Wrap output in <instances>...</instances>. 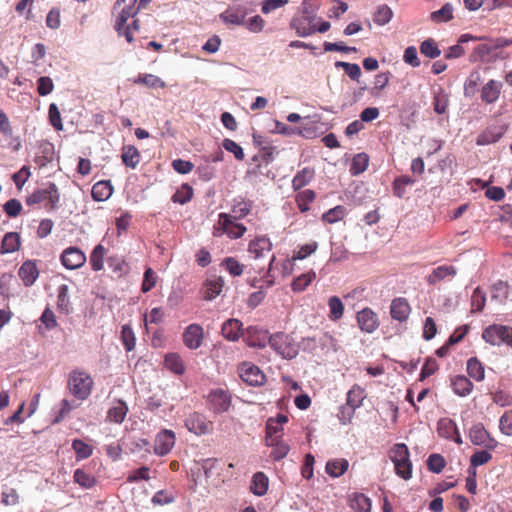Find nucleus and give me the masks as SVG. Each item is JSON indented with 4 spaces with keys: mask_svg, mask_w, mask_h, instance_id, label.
I'll list each match as a JSON object with an SVG mask.
<instances>
[{
    "mask_svg": "<svg viewBox=\"0 0 512 512\" xmlns=\"http://www.w3.org/2000/svg\"><path fill=\"white\" fill-rule=\"evenodd\" d=\"M136 3L137 0H117L112 11L115 17V30L129 43L134 40L133 31L140 30L139 20L135 18L139 11Z\"/></svg>",
    "mask_w": 512,
    "mask_h": 512,
    "instance_id": "obj_1",
    "label": "nucleus"
},
{
    "mask_svg": "<svg viewBox=\"0 0 512 512\" xmlns=\"http://www.w3.org/2000/svg\"><path fill=\"white\" fill-rule=\"evenodd\" d=\"M59 200V190L55 183L50 182L45 188L37 189L27 196L25 202L29 206L43 204L47 211H52L57 208Z\"/></svg>",
    "mask_w": 512,
    "mask_h": 512,
    "instance_id": "obj_2",
    "label": "nucleus"
},
{
    "mask_svg": "<svg viewBox=\"0 0 512 512\" xmlns=\"http://www.w3.org/2000/svg\"><path fill=\"white\" fill-rule=\"evenodd\" d=\"M93 380L90 375L81 370L71 371L68 379L70 392L79 400H85L91 394Z\"/></svg>",
    "mask_w": 512,
    "mask_h": 512,
    "instance_id": "obj_3",
    "label": "nucleus"
},
{
    "mask_svg": "<svg viewBox=\"0 0 512 512\" xmlns=\"http://www.w3.org/2000/svg\"><path fill=\"white\" fill-rule=\"evenodd\" d=\"M287 422L288 417L282 413L267 420L265 437L267 446L281 448L280 444L284 435V425Z\"/></svg>",
    "mask_w": 512,
    "mask_h": 512,
    "instance_id": "obj_4",
    "label": "nucleus"
},
{
    "mask_svg": "<svg viewBox=\"0 0 512 512\" xmlns=\"http://www.w3.org/2000/svg\"><path fill=\"white\" fill-rule=\"evenodd\" d=\"M482 337L491 345L507 344L512 347V327L493 324L483 331Z\"/></svg>",
    "mask_w": 512,
    "mask_h": 512,
    "instance_id": "obj_5",
    "label": "nucleus"
},
{
    "mask_svg": "<svg viewBox=\"0 0 512 512\" xmlns=\"http://www.w3.org/2000/svg\"><path fill=\"white\" fill-rule=\"evenodd\" d=\"M85 253L76 246L64 249L60 255L62 265L69 270L81 268L86 263Z\"/></svg>",
    "mask_w": 512,
    "mask_h": 512,
    "instance_id": "obj_6",
    "label": "nucleus"
},
{
    "mask_svg": "<svg viewBox=\"0 0 512 512\" xmlns=\"http://www.w3.org/2000/svg\"><path fill=\"white\" fill-rule=\"evenodd\" d=\"M390 455L394 463L395 472L401 478L407 480L412 477V463L409 459V450H392Z\"/></svg>",
    "mask_w": 512,
    "mask_h": 512,
    "instance_id": "obj_7",
    "label": "nucleus"
},
{
    "mask_svg": "<svg viewBox=\"0 0 512 512\" xmlns=\"http://www.w3.org/2000/svg\"><path fill=\"white\" fill-rule=\"evenodd\" d=\"M241 379L251 386H261L266 381L265 374L251 362H244L239 367Z\"/></svg>",
    "mask_w": 512,
    "mask_h": 512,
    "instance_id": "obj_8",
    "label": "nucleus"
},
{
    "mask_svg": "<svg viewBox=\"0 0 512 512\" xmlns=\"http://www.w3.org/2000/svg\"><path fill=\"white\" fill-rule=\"evenodd\" d=\"M185 426L190 432L196 435L208 434L213 430V423L198 412H194L186 418Z\"/></svg>",
    "mask_w": 512,
    "mask_h": 512,
    "instance_id": "obj_9",
    "label": "nucleus"
},
{
    "mask_svg": "<svg viewBox=\"0 0 512 512\" xmlns=\"http://www.w3.org/2000/svg\"><path fill=\"white\" fill-rule=\"evenodd\" d=\"M218 225L217 230H221L222 233L227 234L232 239L240 238L246 232V227L243 224L235 223L233 216L226 213L219 214Z\"/></svg>",
    "mask_w": 512,
    "mask_h": 512,
    "instance_id": "obj_10",
    "label": "nucleus"
},
{
    "mask_svg": "<svg viewBox=\"0 0 512 512\" xmlns=\"http://www.w3.org/2000/svg\"><path fill=\"white\" fill-rule=\"evenodd\" d=\"M502 89L503 83L501 81L490 79L480 89L481 101L486 105L496 103L500 98Z\"/></svg>",
    "mask_w": 512,
    "mask_h": 512,
    "instance_id": "obj_11",
    "label": "nucleus"
},
{
    "mask_svg": "<svg viewBox=\"0 0 512 512\" xmlns=\"http://www.w3.org/2000/svg\"><path fill=\"white\" fill-rule=\"evenodd\" d=\"M359 328L366 333H373L379 327L377 314L369 307L359 311L356 315Z\"/></svg>",
    "mask_w": 512,
    "mask_h": 512,
    "instance_id": "obj_12",
    "label": "nucleus"
},
{
    "mask_svg": "<svg viewBox=\"0 0 512 512\" xmlns=\"http://www.w3.org/2000/svg\"><path fill=\"white\" fill-rule=\"evenodd\" d=\"M203 338V328L196 323L187 326L183 332V343L187 348L191 350L198 349L202 345Z\"/></svg>",
    "mask_w": 512,
    "mask_h": 512,
    "instance_id": "obj_13",
    "label": "nucleus"
},
{
    "mask_svg": "<svg viewBox=\"0 0 512 512\" xmlns=\"http://www.w3.org/2000/svg\"><path fill=\"white\" fill-rule=\"evenodd\" d=\"M208 401L215 413L227 411L231 404L230 395L222 389L212 390L208 395Z\"/></svg>",
    "mask_w": 512,
    "mask_h": 512,
    "instance_id": "obj_14",
    "label": "nucleus"
},
{
    "mask_svg": "<svg viewBox=\"0 0 512 512\" xmlns=\"http://www.w3.org/2000/svg\"><path fill=\"white\" fill-rule=\"evenodd\" d=\"M411 313V306L406 298H394L390 305V315L392 319L398 322H405L408 320Z\"/></svg>",
    "mask_w": 512,
    "mask_h": 512,
    "instance_id": "obj_15",
    "label": "nucleus"
},
{
    "mask_svg": "<svg viewBox=\"0 0 512 512\" xmlns=\"http://www.w3.org/2000/svg\"><path fill=\"white\" fill-rule=\"evenodd\" d=\"M224 279L221 276L213 275L206 279L202 287V294L205 300H213L220 295L224 287Z\"/></svg>",
    "mask_w": 512,
    "mask_h": 512,
    "instance_id": "obj_16",
    "label": "nucleus"
},
{
    "mask_svg": "<svg viewBox=\"0 0 512 512\" xmlns=\"http://www.w3.org/2000/svg\"><path fill=\"white\" fill-rule=\"evenodd\" d=\"M247 10L243 6L230 7L220 14L221 20L226 25L240 26L244 25Z\"/></svg>",
    "mask_w": 512,
    "mask_h": 512,
    "instance_id": "obj_17",
    "label": "nucleus"
},
{
    "mask_svg": "<svg viewBox=\"0 0 512 512\" xmlns=\"http://www.w3.org/2000/svg\"><path fill=\"white\" fill-rule=\"evenodd\" d=\"M469 437L474 445L483 446V448L495 447L494 441L490 439L488 432L481 424H476L471 427Z\"/></svg>",
    "mask_w": 512,
    "mask_h": 512,
    "instance_id": "obj_18",
    "label": "nucleus"
},
{
    "mask_svg": "<svg viewBox=\"0 0 512 512\" xmlns=\"http://www.w3.org/2000/svg\"><path fill=\"white\" fill-rule=\"evenodd\" d=\"M505 131L503 126H489L477 136L476 144L479 146L493 144L502 138Z\"/></svg>",
    "mask_w": 512,
    "mask_h": 512,
    "instance_id": "obj_19",
    "label": "nucleus"
},
{
    "mask_svg": "<svg viewBox=\"0 0 512 512\" xmlns=\"http://www.w3.org/2000/svg\"><path fill=\"white\" fill-rule=\"evenodd\" d=\"M457 273V270L452 265H442L433 269L432 272L426 277V281L429 285H436L440 281L448 278L454 277Z\"/></svg>",
    "mask_w": 512,
    "mask_h": 512,
    "instance_id": "obj_20",
    "label": "nucleus"
},
{
    "mask_svg": "<svg viewBox=\"0 0 512 512\" xmlns=\"http://www.w3.org/2000/svg\"><path fill=\"white\" fill-rule=\"evenodd\" d=\"M291 26L301 37H306L316 32V26L313 24V18L307 15L293 19Z\"/></svg>",
    "mask_w": 512,
    "mask_h": 512,
    "instance_id": "obj_21",
    "label": "nucleus"
},
{
    "mask_svg": "<svg viewBox=\"0 0 512 512\" xmlns=\"http://www.w3.org/2000/svg\"><path fill=\"white\" fill-rule=\"evenodd\" d=\"M18 275L25 286H31L39 276L36 263L33 261L24 262L18 271Z\"/></svg>",
    "mask_w": 512,
    "mask_h": 512,
    "instance_id": "obj_22",
    "label": "nucleus"
},
{
    "mask_svg": "<svg viewBox=\"0 0 512 512\" xmlns=\"http://www.w3.org/2000/svg\"><path fill=\"white\" fill-rule=\"evenodd\" d=\"M127 413L128 407L126 403L122 400H117L114 402L113 406L108 409L106 419L109 422L120 424L124 421Z\"/></svg>",
    "mask_w": 512,
    "mask_h": 512,
    "instance_id": "obj_23",
    "label": "nucleus"
},
{
    "mask_svg": "<svg viewBox=\"0 0 512 512\" xmlns=\"http://www.w3.org/2000/svg\"><path fill=\"white\" fill-rule=\"evenodd\" d=\"M242 323L238 319H228L225 321L221 328L223 337L229 341H236L240 337Z\"/></svg>",
    "mask_w": 512,
    "mask_h": 512,
    "instance_id": "obj_24",
    "label": "nucleus"
},
{
    "mask_svg": "<svg viewBox=\"0 0 512 512\" xmlns=\"http://www.w3.org/2000/svg\"><path fill=\"white\" fill-rule=\"evenodd\" d=\"M272 244L266 237H259L249 243L248 251L254 258H261L270 252Z\"/></svg>",
    "mask_w": 512,
    "mask_h": 512,
    "instance_id": "obj_25",
    "label": "nucleus"
},
{
    "mask_svg": "<svg viewBox=\"0 0 512 512\" xmlns=\"http://www.w3.org/2000/svg\"><path fill=\"white\" fill-rule=\"evenodd\" d=\"M113 193V187L110 181L102 180L95 183L91 190L92 198L95 201H105Z\"/></svg>",
    "mask_w": 512,
    "mask_h": 512,
    "instance_id": "obj_26",
    "label": "nucleus"
},
{
    "mask_svg": "<svg viewBox=\"0 0 512 512\" xmlns=\"http://www.w3.org/2000/svg\"><path fill=\"white\" fill-rule=\"evenodd\" d=\"M451 386L454 393L461 397L469 395L473 389V383L464 375L452 378Z\"/></svg>",
    "mask_w": 512,
    "mask_h": 512,
    "instance_id": "obj_27",
    "label": "nucleus"
},
{
    "mask_svg": "<svg viewBox=\"0 0 512 512\" xmlns=\"http://www.w3.org/2000/svg\"><path fill=\"white\" fill-rule=\"evenodd\" d=\"M164 366L176 375H183L185 373V365L178 353H168L164 358Z\"/></svg>",
    "mask_w": 512,
    "mask_h": 512,
    "instance_id": "obj_28",
    "label": "nucleus"
},
{
    "mask_svg": "<svg viewBox=\"0 0 512 512\" xmlns=\"http://www.w3.org/2000/svg\"><path fill=\"white\" fill-rule=\"evenodd\" d=\"M287 338L288 337L284 333H276L269 336L267 340L271 348H273L278 354L282 355L283 357L291 358V354L286 352V349L288 348L286 345Z\"/></svg>",
    "mask_w": 512,
    "mask_h": 512,
    "instance_id": "obj_29",
    "label": "nucleus"
},
{
    "mask_svg": "<svg viewBox=\"0 0 512 512\" xmlns=\"http://www.w3.org/2000/svg\"><path fill=\"white\" fill-rule=\"evenodd\" d=\"M20 247V236L16 232L6 233L2 239L0 253L8 254L17 251Z\"/></svg>",
    "mask_w": 512,
    "mask_h": 512,
    "instance_id": "obj_30",
    "label": "nucleus"
},
{
    "mask_svg": "<svg viewBox=\"0 0 512 512\" xmlns=\"http://www.w3.org/2000/svg\"><path fill=\"white\" fill-rule=\"evenodd\" d=\"M314 170L309 167H305L302 170L298 171L294 178L292 179V188L295 191L300 190L307 184H309L314 178Z\"/></svg>",
    "mask_w": 512,
    "mask_h": 512,
    "instance_id": "obj_31",
    "label": "nucleus"
},
{
    "mask_svg": "<svg viewBox=\"0 0 512 512\" xmlns=\"http://www.w3.org/2000/svg\"><path fill=\"white\" fill-rule=\"evenodd\" d=\"M268 485V477L262 472H257L254 474L252 478L250 490L253 494L257 496H263L264 494H266L268 490Z\"/></svg>",
    "mask_w": 512,
    "mask_h": 512,
    "instance_id": "obj_32",
    "label": "nucleus"
},
{
    "mask_svg": "<svg viewBox=\"0 0 512 512\" xmlns=\"http://www.w3.org/2000/svg\"><path fill=\"white\" fill-rule=\"evenodd\" d=\"M106 248L102 244L96 245L89 257V263L93 271L98 272L104 268Z\"/></svg>",
    "mask_w": 512,
    "mask_h": 512,
    "instance_id": "obj_33",
    "label": "nucleus"
},
{
    "mask_svg": "<svg viewBox=\"0 0 512 512\" xmlns=\"http://www.w3.org/2000/svg\"><path fill=\"white\" fill-rule=\"evenodd\" d=\"M371 500L362 493H354L350 497V507L354 512H370Z\"/></svg>",
    "mask_w": 512,
    "mask_h": 512,
    "instance_id": "obj_34",
    "label": "nucleus"
},
{
    "mask_svg": "<svg viewBox=\"0 0 512 512\" xmlns=\"http://www.w3.org/2000/svg\"><path fill=\"white\" fill-rule=\"evenodd\" d=\"M509 296V285L507 282L498 280L491 287V299L504 304Z\"/></svg>",
    "mask_w": 512,
    "mask_h": 512,
    "instance_id": "obj_35",
    "label": "nucleus"
},
{
    "mask_svg": "<svg viewBox=\"0 0 512 512\" xmlns=\"http://www.w3.org/2000/svg\"><path fill=\"white\" fill-rule=\"evenodd\" d=\"M122 161L123 163L130 168H136V166L140 162V154L138 149L135 146L128 145L124 146L122 149Z\"/></svg>",
    "mask_w": 512,
    "mask_h": 512,
    "instance_id": "obj_36",
    "label": "nucleus"
},
{
    "mask_svg": "<svg viewBox=\"0 0 512 512\" xmlns=\"http://www.w3.org/2000/svg\"><path fill=\"white\" fill-rule=\"evenodd\" d=\"M393 11L387 4L379 5L373 13V21L378 26L388 24L393 18Z\"/></svg>",
    "mask_w": 512,
    "mask_h": 512,
    "instance_id": "obj_37",
    "label": "nucleus"
},
{
    "mask_svg": "<svg viewBox=\"0 0 512 512\" xmlns=\"http://www.w3.org/2000/svg\"><path fill=\"white\" fill-rule=\"evenodd\" d=\"M316 193L311 189L300 191L295 196V202L301 212H307L310 210V204L315 200Z\"/></svg>",
    "mask_w": 512,
    "mask_h": 512,
    "instance_id": "obj_38",
    "label": "nucleus"
},
{
    "mask_svg": "<svg viewBox=\"0 0 512 512\" xmlns=\"http://www.w3.org/2000/svg\"><path fill=\"white\" fill-rule=\"evenodd\" d=\"M366 398L364 388L355 384L347 393L346 403L354 408H359L362 405L363 400Z\"/></svg>",
    "mask_w": 512,
    "mask_h": 512,
    "instance_id": "obj_39",
    "label": "nucleus"
},
{
    "mask_svg": "<svg viewBox=\"0 0 512 512\" xmlns=\"http://www.w3.org/2000/svg\"><path fill=\"white\" fill-rule=\"evenodd\" d=\"M316 278V273L310 270L306 273L301 274L295 278L291 284V288L294 292L304 291Z\"/></svg>",
    "mask_w": 512,
    "mask_h": 512,
    "instance_id": "obj_40",
    "label": "nucleus"
},
{
    "mask_svg": "<svg viewBox=\"0 0 512 512\" xmlns=\"http://www.w3.org/2000/svg\"><path fill=\"white\" fill-rule=\"evenodd\" d=\"M467 372L476 381H482L485 378L484 366L476 357H472L467 361Z\"/></svg>",
    "mask_w": 512,
    "mask_h": 512,
    "instance_id": "obj_41",
    "label": "nucleus"
},
{
    "mask_svg": "<svg viewBox=\"0 0 512 512\" xmlns=\"http://www.w3.org/2000/svg\"><path fill=\"white\" fill-rule=\"evenodd\" d=\"M108 266L111 268L114 274L117 275V277H122L129 272V265L127 262L118 256H110L107 259Z\"/></svg>",
    "mask_w": 512,
    "mask_h": 512,
    "instance_id": "obj_42",
    "label": "nucleus"
},
{
    "mask_svg": "<svg viewBox=\"0 0 512 512\" xmlns=\"http://www.w3.org/2000/svg\"><path fill=\"white\" fill-rule=\"evenodd\" d=\"M329 314L331 321H337L342 318L344 313V305L338 296H331L328 300Z\"/></svg>",
    "mask_w": 512,
    "mask_h": 512,
    "instance_id": "obj_43",
    "label": "nucleus"
},
{
    "mask_svg": "<svg viewBox=\"0 0 512 512\" xmlns=\"http://www.w3.org/2000/svg\"><path fill=\"white\" fill-rule=\"evenodd\" d=\"M57 308L65 314L70 312L71 303L69 298V287L66 284H63L58 288Z\"/></svg>",
    "mask_w": 512,
    "mask_h": 512,
    "instance_id": "obj_44",
    "label": "nucleus"
},
{
    "mask_svg": "<svg viewBox=\"0 0 512 512\" xmlns=\"http://www.w3.org/2000/svg\"><path fill=\"white\" fill-rule=\"evenodd\" d=\"M348 465V461L345 459L331 460L326 464V472L331 477H339L347 471Z\"/></svg>",
    "mask_w": 512,
    "mask_h": 512,
    "instance_id": "obj_45",
    "label": "nucleus"
},
{
    "mask_svg": "<svg viewBox=\"0 0 512 512\" xmlns=\"http://www.w3.org/2000/svg\"><path fill=\"white\" fill-rule=\"evenodd\" d=\"M482 83V77L479 71H473L470 73L464 83V94L467 97L474 96L477 87Z\"/></svg>",
    "mask_w": 512,
    "mask_h": 512,
    "instance_id": "obj_46",
    "label": "nucleus"
},
{
    "mask_svg": "<svg viewBox=\"0 0 512 512\" xmlns=\"http://www.w3.org/2000/svg\"><path fill=\"white\" fill-rule=\"evenodd\" d=\"M135 84H142L149 88H165V82L155 76L153 74H139L136 79H134Z\"/></svg>",
    "mask_w": 512,
    "mask_h": 512,
    "instance_id": "obj_47",
    "label": "nucleus"
},
{
    "mask_svg": "<svg viewBox=\"0 0 512 512\" xmlns=\"http://www.w3.org/2000/svg\"><path fill=\"white\" fill-rule=\"evenodd\" d=\"M267 332H261L254 328L248 329L246 343L250 347H264L267 341Z\"/></svg>",
    "mask_w": 512,
    "mask_h": 512,
    "instance_id": "obj_48",
    "label": "nucleus"
},
{
    "mask_svg": "<svg viewBox=\"0 0 512 512\" xmlns=\"http://www.w3.org/2000/svg\"><path fill=\"white\" fill-rule=\"evenodd\" d=\"M430 19L435 23L450 21L453 19V6L450 3L444 4L441 9L430 14Z\"/></svg>",
    "mask_w": 512,
    "mask_h": 512,
    "instance_id": "obj_49",
    "label": "nucleus"
},
{
    "mask_svg": "<svg viewBox=\"0 0 512 512\" xmlns=\"http://www.w3.org/2000/svg\"><path fill=\"white\" fill-rule=\"evenodd\" d=\"M175 434L171 430L164 429L156 436L155 448H173L175 445Z\"/></svg>",
    "mask_w": 512,
    "mask_h": 512,
    "instance_id": "obj_50",
    "label": "nucleus"
},
{
    "mask_svg": "<svg viewBox=\"0 0 512 512\" xmlns=\"http://www.w3.org/2000/svg\"><path fill=\"white\" fill-rule=\"evenodd\" d=\"M346 215V209L342 205H338L332 209H329L322 215V220L325 223L333 224L342 220Z\"/></svg>",
    "mask_w": 512,
    "mask_h": 512,
    "instance_id": "obj_51",
    "label": "nucleus"
},
{
    "mask_svg": "<svg viewBox=\"0 0 512 512\" xmlns=\"http://www.w3.org/2000/svg\"><path fill=\"white\" fill-rule=\"evenodd\" d=\"M420 52L431 59L437 58L441 54V50L438 48L437 43L431 38L421 43Z\"/></svg>",
    "mask_w": 512,
    "mask_h": 512,
    "instance_id": "obj_52",
    "label": "nucleus"
},
{
    "mask_svg": "<svg viewBox=\"0 0 512 512\" xmlns=\"http://www.w3.org/2000/svg\"><path fill=\"white\" fill-rule=\"evenodd\" d=\"M221 266H223L234 277L240 276L244 272V265L234 257H226L222 261Z\"/></svg>",
    "mask_w": 512,
    "mask_h": 512,
    "instance_id": "obj_53",
    "label": "nucleus"
},
{
    "mask_svg": "<svg viewBox=\"0 0 512 512\" xmlns=\"http://www.w3.org/2000/svg\"><path fill=\"white\" fill-rule=\"evenodd\" d=\"M193 197V189L188 184H183L182 187L177 190L173 196L172 201L174 203L185 204L189 202Z\"/></svg>",
    "mask_w": 512,
    "mask_h": 512,
    "instance_id": "obj_54",
    "label": "nucleus"
},
{
    "mask_svg": "<svg viewBox=\"0 0 512 512\" xmlns=\"http://www.w3.org/2000/svg\"><path fill=\"white\" fill-rule=\"evenodd\" d=\"M317 248L318 243L316 241H311L305 245L300 246L298 250L294 251L292 261L305 259L306 257L313 254Z\"/></svg>",
    "mask_w": 512,
    "mask_h": 512,
    "instance_id": "obj_55",
    "label": "nucleus"
},
{
    "mask_svg": "<svg viewBox=\"0 0 512 512\" xmlns=\"http://www.w3.org/2000/svg\"><path fill=\"white\" fill-rule=\"evenodd\" d=\"M121 340L126 351L130 352L135 348V334L129 325L122 326Z\"/></svg>",
    "mask_w": 512,
    "mask_h": 512,
    "instance_id": "obj_56",
    "label": "nucleus"
},
{
    "mask_svg": "<svg viewBox=\"0 0 512 512\" xmlns=\"http://www.w3.org/2000/svg\"><path fill=\"white\" fill-rule=\"evenodd\" d=\"M368 166V157L366 154L361 153L354 156L350 171L353 175H358L366 170Z\"/></svg>",
    "mask_w": 512,
    "mask_h": 512,
    "instance_id": "obj_57",
    "label": "nucleus"
},
{
    "mask_svg": "<svg viewBox=\"0 0 512 512\" xmlns=\"http://www.w3.org/2000/svg\"><path fill=\"white\" fill-rule=\"evenodd\" d=\"M48 118L50 124L57 131L63 130V123L61 119L60 111L55 103H51L48 109Z\"/></svg>",
    "mask_w": 512,
    "mask_h": 512,
    "instance_id": "obj_58",
    "label": "nucleus"
},
{
    "mask_svg": "<svg viewBox=\"0 0 512 512\" xmlns=\"http://www.w3.org/2000/svg\"><path fill=\"white\" fill-rule=\"evenodd\" d=\"M486 303V295L477 287L471 296V307L473 312H480L484 309Z\"/></svg>",
    "mask_w": 512,
    "mask_h": 512,
    "instance_id": "obj_59",
    "label": "nucleus"
},
{
    "mask_svg": "<svg viewBox=\"0 0 512 512\" xmlns=\"http://www.w3.org/2000/svg\"><path fill=\"white\" fill-rule=\"evenodd\" d=\"M20 502V495L14 488H8L1 493V503L4 506H15Z\"/></svg>",
    "mask_w": 512,
    "mask_h": 512,
    "instance_id": "obj_60",
    "label": "nucleus"
},
{
    "mask_svg": "<svg viewBox=\"0 0 512 512\" xmlns=\"http://www.w3.org/2000/svg\"><path fill=\"white\" fill-rule=\"evenodd\" d=\"M157 282V275L152 268H147L144 272V278L141 285V291L147 293L152 290Z\"/></svg>",
    "mask_w": 512,
    "mask_h": 512,
    "instance_id": "obj_61",
    "label": "nucleus"
},
{
    "mask_svg": "<svg viewBox=\"0 0 512 512\" xmlns=\"http://www.w3.org/2000/svg\"><path fill=\"white\" fill-rule=\"evenodd\" d=\"M73 478L74 481L83 488H91L95 484L94 477L81 469H77L74 472Z\"/></svg>",
    "mask_w": 512,
    "mask_h": 512,
    "instance_id": "obj_62",
    "label": "nucleus"
},
{
    "mask_svg": "<svg viewBox=\"0 0 512 512\" xmlns=\"http://www.w3.org/2000/svg\"><path fill=\"white\" fill-rule=\"evenodd\" d=\"M445 464V459L440 454H432L427 460V467L433 473H440Z\"/></svg>",
    "mask_w": 512,
    "mask_h": 512,
    "instance_id": "obj_63",
    "label": "nucleus"
},
{
    "mask_svg": "<svg viewBox=\"0 0 512 512\" xmlns=\"http://www.w3.org/2000/svg\"><path fill=\"white\" fill-rule=\"evenodd\" d=\"M449 99L447 94L440 92L435 94L433 99V108L437 114H444L447 110Z\"/></svg>",
    "mask_w": 512,
    "mask_h": 512,
    "instance_id": "obj_64",
    "label": "nucleus"
}]
</instances>
